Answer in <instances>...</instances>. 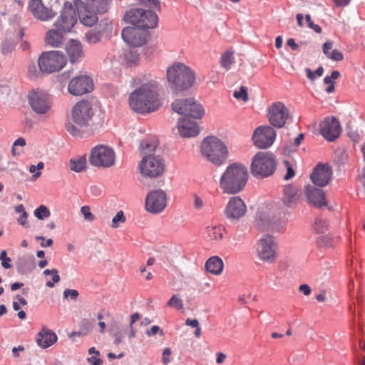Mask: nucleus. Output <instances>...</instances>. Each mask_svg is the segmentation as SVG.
I'll use <instances>...</instances> for the list:
<instances>
[{"label": "nucleus", "instance_id": "obj_28", "mask_svg": "<svg viewBox=\"0 0 365 365\" xmlns=\"http://www.w3.org/2000/svg\"><path fill=\"white\" fill-rule=\"evenodd\" d=\"M225 233V227L220 225H211L205 229L206 239L212 242H217L222 240Z\"/></svg>", "mask_w": 365, "mask_h": 365}, {"label": "nucleus", "instance_id": "obj_37", "mask_svg": "<svg viewBox=\"0 0 365 365\" xmlns=\"http://www.w3.org/2000/svg\"><path fill=\"white\" fill-rule=\"evenodd\" d=\"M340 76V73L337 71H333L330 76H327L324 78V83L327 84L328 86L326 88V91L328 93H333L335 89V83L334 80L337 79Z\"/></svg>", "mask_w": 365, "mask_h": 365}, {"label": "nucleus", "instance_id": "obj_57", "mask_svg": "<svg viewBox=\"0 0 365 365\" xmlns=\"http://www.w3.org/2000/svg\"><path fill=\"white\" fill-rule=\"evenodd\" d=\"M36 240H42V242L41 243V246L42 247H51L53 244V241L52 239H48L46 242H44L45 238L42 236L36 237Z\"/></svg>", "mask_w": 365, "mask_h": 365}, {"label": "nucleus", "instance_id": "obj_54", "mask_svg": "<svg viewBox=\"0 0 365 365\" xmlns=\"http://www.w3.org/2000/svg\"><path fill=\"white\" fill-rule=\"evenodd\" d=\"M327 58L336 61H340L343 60L344 56L341 51L337 49H334L330 53Z\"/></svg>", "mask_w": 365, "mask_h": 365}, {"label": "nucleus", "instance_id": "obj_46", "mask_svg": "<svg viewBox=\"0 0 365 365\" xmlns=\"http://www.w3.org/2000/svg\"><path fill=\"white\" fill-rule=\"evenodd\" d=\"M125 220L126 218L124 215L123 211L120 210L113 218L111 227L113 228H117L119 227L120 223H124Z\"/></svg>", "mask_w": 365, "mask_h": 365}, {"label": "nucleus", "instance_id": "obj_9", "mask_svg": "<svg viewBox=\"0 0 365 365\" xmlns=\"http://www.w3.org/2000/svg\"><path fill=\"white\" fill-rule=\"evenodd\" d=\"M66 63L65 56L58 51L44 52L38 61L40 71L46 73L58 71L64 67Z\"/></svg>", "mask_w": 365, "mask_h": 365}, {"label": "nucleus", "instance_id": "obj_23", "mask_svg": "<svg viewBox=\"0 0 365 365\" xmlns=\"http://www.w3.org/2000/svg\"><path fill=\"white\" fill-rule=\"evenodd\" d=\"M332 175L331 168L327 164H318L314 169L310 178L312 182L319 186L324 187L330 181Z\"/></svg>", "mask_w": 365, "mask_h": 365}, {"label": "nucleus", "instance_id": "obj_58", "mask_svg": "<svg viewBox=\"0 0 365 365\" xmlns=\"http://www.w3.org/2000/svg\"><path fill=\"white\" fill-rule=\"evenodd\" d=\"M204 205L202 200L197 195H194V207L197 210H200Z\"/></svg>", "mask_w": 365, "mask_h": 365}, {"label": "nucleus", "instance_id": "obj_19", "mask_svg": "<svg viewBox=\"0 0 365 365\" xmlns=\"http://www.w3.org/2000/svg\"><path fill=\"white\" fill-rule=\"evenodd\" d=\"M268 118L272 125L282 128L289 118L288 109L282 103L276 102L269 108Z\"/></svg>", "mask_w": 365, "mask_h": 365}, {"label": "nucleus", "instance_id": "obj_47", "mask_svg": "<svg viewBox=\"0 0 365 365\" xmlns=\"http://www.w3.org/2000/svg\"><path fill=\"white\" fill-rule=\"evenodd\" d=\"M81 212L86 221L92 222L95 220V215L91 212L90 207L87 205L81 207Z\"/></svg>", "mask_w": 365, "mask_h": 365}, {"label": "nucleus", "instance_id": "obj_32", "mask_svg": "<svg viewBox=\"0 0 365 365\" xmlns=\"http://www.w3.org/2000/svg\"><path fill=\"white\" fill-rule=\"evenodd\" d=\"M87 159L85 155L71 158L69 160L71 170L81 173L86 168Z\"/></svg>", "mask_w": 365, "mask_h": 365}, {"label": "nucleus", "instance_id": "obj_14", "mask_svg": "<svg viewBox=\"0 0 365 365\" xmlns=\"http://www.w3.org/2000/svg\"><path fill=\"white\" fill-rule=\"evenodd\" d=\"M77 22L76 9L71 2L66 1L54 26L63 33L69 32Z\"/></svg>", "mask_w": 365, "mask_h": 365}, {"label": "nucleus", "instance_id": "obj_38", "mask_svg": "<svg viewBox=\"0 0 365 365\" xmlns=\"http://www.w3.org/2000/svg\"><path fill=\"white\" fill-rule=\"evenodd\" d=\"M139 60L140 57L137 51L130 50L124 54V61L130 67L138 65Z\"/></svg>", "mask_w": 365, "mask_h": 365}, {"label": "nucleus", "instance_id": "obj_49", "mask_svg": "<svg viewBox=\"0 0 365 365\" xmlns=\"http://www.w3.org/2000/svg\"><path fill=\"white\" fill-rule=\"evenodd\" d=\"M26 145V140L24 138L20 137L18 139H16L14 143L11 148V153L14 155H19L21 153V150H18L16 147L21 146L24 147Z\"/></svg>", "mask_w": 365, "mask_h": 365}, {"label": "nucleus", "instance_id": "obj_22", "mask_svg": "<svg viewBox=\"0 0 365 365\" xmlns=\"http://www.w3.org/2000/svg\"><path fill=\"white\" fill-rule=\"evenodd\" d=\"M340 131L339 122L334 118H327L320 124L321 134L329 141H333L338 138Z\"/></svg>", "mask_w": 365, "mask_h": 365}, {"label": "nucleus", "instance_id": "obj_30", "mask_svg": "<svg viewBox=\"0 0 365 365\" xmlns=\"http://www.w3.org/2000/svg\"><path fill=\"white\" fill-rule=\"evenodd\" d=\"M299 198V194L296 187L290 185L284 187L282 201L285 205L288 207L293 206L297 202Z\"/></svg>", "mask_w": 365, "mask_h": 365}, {"label": "nucleus", "instance_id": "obj_45", "mask_svg": "<svg viewBox=\"0 0 365 365\" xmlns=\"http://www.w3.org/2000/svg\"><path fill=\"white\" fill-rule=\"evenodd\" d=\"M234 97L237 100L247 102L249 99L247 87L242 86L239 91H235L233 93Z\"/></svg>", "mask_w": 365, "mask_h": 365}, {"label": "nucleus", "instance_id": "obj_29", "mask_svg": "<svg viewBox=\"0 0 365 365\" xmlns=\"http://www.w3.org/2000/svg\"><path fill=\"white\" fill-rule=\"evenodd\" d=\"M206 270L212 274L220 275L224 269V263L218 256L210 257L205 264Z\"/></svg>", "mask_w": 365, "mask_h": 365}, {"label": "nucleus", "instance_id": "obj_61", "mask_svg": "<svg viewBox=\"0 0 365 365\" xmlns=\"http://www.w3.org/2000/svg\"><path fill=\"white\" fill-rule=\"evenodd\" d=\"M88 361L91 365H102L103 361L100 358H97L96 356H91L88 359Z\"/></svg>", "mask_w": 365, "mask_h": 365}, {"label": "nucleus", "instance_id": "obj_41", "mask_svg": "<svg viewBox=\"0 0 365 365\" xmlns=\"http://www.w3.org/2000/svg\"><path fill=\"white\" fill-rule=\"evenodd\" d=\"M329 223L327 220L317 217L313 225V229L317 233H323L328 230Z\"/></svg>", "mask_w": 365, "mask_h": 365}, {"label": "nucleus", "instance_id": "obj_10", "mask_svg": "<svg viewBox=\"0 0 365 365\" xmlns=\"http://www.w3.org/2000/svg\"><path fill=\"white\" fill-rule=\"evenodd\" d=\"M88 160L94 167L110 168L115 164V153L112 148L99 145L91 149Z\"/></svg>", "mask_w": 365, "mask_h": 365}, {"label": "nucleus", "instance_id": "obj_40", "mask_svg": "<svg viewBox=\"0 0 365 365\" xmlns=\"http://www.w3.org/2000/svg\"><path fill=\"white\" fill-rule=\"evenodd\" d=\"M102 33L100 31L90 30L85 34V40L89 44H96L101 40Z\"/></svg>", "mask_w": 365, "mask_h": 365}, {"label": "nucleus", "instance_id": "obj_5", "mask_svg": "<svg viewBox=\"0 0 365 365\" xmlns=\"http://www.w3.org/2000/svg\"><path fill=\"white\" fill-rule=\"evenodd\" d=\"M94 111L90 102L81 101L72 108L71 122L66 124L67 131L73 136L79 134V130L75 124L81 128L88 126Z\"/></svg>", "mask_w": 365, "mask_h": 365}, {"label": "nucleus", "instance_id": "obj_36", "mask_svg": "<svg viewBox=\"0 0 365 365\" xmlns=\"http://www.w3.org/2000/svg\"><path fill=\"white\" fill-rule=\"evenodd\" d=\"M158 145L156 140H143L140 143V151L143 155H150V153L155 151Z\"/></svg>", "mask_w": 365, "mask_h": 365}, {"label": "nucleus", "instance_id": "obj_17", "mask_svg": "<svg viewBox=\"0 0 365 365\" xmlns=\"http://www.w3.org/2000/svg\"><path fill=\"white\" fill-rule=\"evenodd\" d=\"M29 103L36 114H46L51 108L48 95L42 91H32L28 96Z\"/></svg>", "mask_w": 365, "mask_h": 365}, {"label": "nucleus", "instance_id": "obj_64", "mask_svg": "<svg viewBox=\"0 0 365 365\" xmlns=\"http://www.w3.org/2000/svg\"><path fill=\"white\" fill-rule=\"evenodd\" d=\"M185 324L187 326H190L192 327L196 328L197 326H199V322L196 319H187L185 321Z\"/></svg>", "mask_w": 365, "mask_h": 365}, {"label": "nucleus", "instance_id": "obj_7", "mask_svg": "<svg viewBox=\"0 0 365 365\" xmlns=\"http://www.w3.org/2000/svg\"><path fill=\"white\" fill-rule=\"evenodd\" d=\"M276 168V160L273 155L268 152H258L253 157L250 170L256 178H267L271 175Z\"/></svg>", "mask_w": 365, "mask_h": 365}, {"label": "nucleus", "instance_id": "obj_52", "mask_svg": "<svg viewBox=\"0 0 365 365\" xmlns=\"http://www.w3.org/2000/svg\"><path fill=\"white\" fill-rule=\"evenodd\" d=\"M305 21L307 23V25L308 26L313 29L315 32L318 33V34H320L322 32V29L321 27L317 25V24H315L312 21V19H311V16L310 15L307 14L305 16Z\"/></svg>", "mask_w": 365, "mask_h": 365}, {"label": "nucleus", "instance_id": "obj_39", "mask_svg": "<svg viewBox=\"0 0 365 365\" xmlns=\"http://www.w3.org/2000/svg\"><path fill=\"white\" fill-rule=\"evenodd\" d=\"M317 245L319 248L329 249L335 244V240L328 235L319 237L316 241Z\"/></svg>", "mask_w": 365, "mask_h": 365}, {"label": "nucleus", "instance_id": "obj_1", "mask_svg": "<svg viewBox=\"0 0 365 365\" xmlns=\"http://www.w3.org/2000/svg\"><path fill=\"white\" fill-rule=\"evenodd\" d=\"M140 81V86L130 94V108L140 113L157 110L161 106L158 82L150 75L144 76Z\"/></svg>", "mask_w": 365, "mask_h": 365}, {"label": "nucleus", "instance_id": "obj_60", "mask_svg": "<svg viewBox=\"0 0 365 365\" xmlns=\"http://www.w3.org/2000/svg\"><path fill=\"white\" fill-rule=\"evenodd\" d=\"M299 290L306 296H308L311 294V288L308 284H301L299 287Z\"/></svg>", "mask_w": 365, "mask_h": 365}, {"label": "nucleus", "instance_id": "obj_35", "mask_svg": "<svg viewBox=\"0 0 365 365\" xmlns=\"http://www.w3.org/2000/svg\"><path fill=\"white\" fill-rule=\"evenodd\" d=\"M79 19L80 21L83 25L87 26H92L98 21V17L96 14L89 11H85L81 13Z\"/></svg>", "mask_w": 365, "mask_h": 365}, {"label": "nucleus", "instance_id": "obj_3", "mask_svg": "<svg viewBox=\"0 0 365 365\" xmlns=\"http://www.w3.org/2000/svg\"><path fill=\"white\" fill-rule=\"evenodd\" d=\"M167 80L175 90L182 91L193 86L195 73L189 66L176 62L168 68Z\"/></svg>", "mask_w": 365, "mask_h": 365}, {"label": "nucleus", "instance_id": "obj_42", "mask_svg": "<svg viewBox=\"0 0 365 365\" xmlns=\"http://www.w3.org/2000/svg\"><path fill=\"white\" fill-rule=\"evenodd\" d=\"M166 304L168 307L175 308L178 310H182L184 308L183 301L178 294L173 295Z\"/></svg>", "mask_w": 365, "mask_h": 365}, {"label": "nucleus", "instance_id": "obj_13", "mask_svg": "<svg viewBox=\"0 0 365 365\" xmlns=\"http://www.w3.org/2000/svg\"><path fill=\"white\" fill-rule=\"evenodd\" d=\"M168 196L166 192L160 189L149 192L145 198V208L152 214L162 212L167 206Z\"/></svg>", "mask_w": 365, "mask_h": 365}, {"label": "nucleus", "instance_id": "obj_51", "mask_svg": "<svg viewBox=\"0 0 365 365\" xmlns=\"http://www.w3.org/2000/svg\"><path fill=\"white\" fill-rule=\"evenodd\" d=\"M78 295H79V293H78V290L71 289H66L63 291V294L64 299L70 297L73 300H76L78 298Z\"/></svg>", "mask_w": 365, "mask_h": 365}, {"label": "nucleus", "instance_id": "obj_26", "mask_svg": "<svg viewBox=\"0 0 365 365\" xmlns=\"http://www.w3.org/2000/svg\"><path fill=\"white\" fill-rule=\"evenodd\" d=\"M67 55L71 63L80 61L83 56L82 44L76 40H70L66 46Z\"/></svg>", "mask_w": 365, "mask_h": 365}, {"label": "nucleus", "instance_id": "obj_56", "mask_svg": "<svg viewBox=\"0 0 365 365\" xmlns=\"http://www.w3.org/2000/svg\"><path fill=\"white\" fill-rule=\"evenodd\" d=\"M171 354V350L170 348H165L163 352L162 361L164 364H168L170 360L169 359L170 355Z\"/></svg>", "mask_w": 365, "mask_h": 365}, {"label": "nucleus", "instance_id": "obj_25", "mask_svg": "<svg viewBox=\"0 0 365 365\" xmlns=\"http://www.w3.org/2000/svg\"><path fill=\"white\" fill-rule=\"evenodd\" d=\"M178 130L182 137H195L199 134L200 129L197 123L189 118H185L178 123Z\"/></svg>", "mask_w": 365, "mask_h": 365}, {"label": "nucleus", "instance_id": "obj_34", "mask_svg": "<svg viewBox=\"0 0 365 365\" xmlns=\"http://www.w3.org/2000/svg\"><path fill=\"white\" fill-rule=\"evenodd\" d=\"M235 63L234 51L232 50L225 51L220 58V65L226 71L230 69L232 65Z\"/></svg>", "mask_w": 365, "mask_h": 365}, {"label": "nucleus", "instance_id": "obj_53", "mask_svg": "<svg viewBox=\"0 0 365 365\" xmlns=\"http://www.w3.org/2000/svg\"><path fill=\"white\" fill-rule=\"evenodd\" d=\"M52 279L51 281H47L46 286L51 288L53 287L55 284L58 283L60 281V276L58 274V272L56 269H54V271L51 274Z\"/></svg>", "mask_w": 365, "mask_h": 365}, {"label": "nucleus", "instance_id": "obj_33", "mask_svg": "<svg viewBox=\"0 0 365 365\" xmlns=\"http://www.w3.org/2000/svg\"><path fill=\"white\" fill-rule=\"evenodd\" d=\"M110 2L111 0H88V3L96 9L97 13L101 14L108 11Z\"/></svg>", "mask_w": 365, "mask_h": 365}, {"label": "nucleus", "instance_id": "obj_8", "mask_svg": "<svg viewBox=\"0 0 365 365\" xmlns=\"http://www.w3.org/2000/svg\"><path fill=\"white\" fill-rule=\"evenodd\" d=\"M60 9L57 0H51L44 4L42 0H29V9L33 16L41 21H50L57 15Z\"/></svg>", "mask_w": 365, "mask_h": 365}, {"label": "nucleus", "instance_id": "obj_48", "mask_svg": "<svg viewBox=\"0 0 365 365\" xmlns=\"http://www.w3.org/2000/svg\"><path fill=\"white\" fill-rule=\"evenodd\" d=\"M0 260L1 262V266L4 269H10L12 267L11 264V259L10 257H7V253L6 250H2L0 253Z\"/></svg>", "mask_w": 365, "mask_h": 365}, {"label": "nucleus", "instance_id": "obj_55", "mask_svg": "<svg viewBox=\"0 0 365 365\" xmlns=\"http://www.w3.org/2000/svg\"><path fill=\"white\" fill-rule=\"evenodd\" d=\"M145 334L148 336H154L159 334L160 336L163 335V331L157 325L153 326L150 329L145 331Z\"/></svg>", "mask_w": 365, "mask_h": 365}, {"label": "nucleus", "instance_id": "obj_50", "mask_svg": "<svg viewBox=\"0 0 365 365\" xmlns=\"http://www.w3.org/2000/svg\"><path fill=\"white\" fill-rule=\"evenodd\" d=\"M306 72L307 78L312 81L316 78V76H322L323 75L324 69L322 67H319L314 72H312L309 68H306Z\"/></svg>", "mask_w": 365, "mask_h": 365}, {"label": "nucleus", "instance_id": "obj_62", "mask_svg": "<svg viewBox=\"0 0 365 365\" xmlns=\"http://www.w3.org/2000/svg\"><path fill=\"white\" fill-rule=\"evenodd\" d=\"M28 214L26 212H23V214L18 218V222L21 225H26L27 224Z\"/></svg>", "mask_w": 365, "mask_h": 365}, {"label": "nucleus", "instance_id": "obj_2", "mask_svg": "<svg viewBox=\"0 0 365 365\" xmlns=\"http://www.w3.org/2000/svg\"><path fill=\"white\" fill-rule=\"evenodd\" d=\"M249 174L247 168L241 163H234L228 165L220 180V187L223 192L236 194L247 184Z\"/></svg>", "mask_w": 365, "mask_h": 365}, {"label": "nucleus", "instance_id": "obj_12", "mask_svg": "<svg viewBox=\"0 0 365 365\" xmlns=\"http://www.w3.org/2000/svg\"><path fill=\"white\" fill-rule=\"evenodd\" d=\"M141 174L150 178L161 175L165 170L163 160L154 155H147L143 158L139 164Z\"/></svg>", "mask_w": 365, "mask_h": 365}, {"label": "nucleus", "instance_id": "obj_59", "mask_svg": "<svg viewBox=\"0 0 365 365\" xmlns=\"http://www.w3.org/2000/svg\"><path fill=\"white\" fill-rule=\"evenodd\" d=\"M333 44L331 41H327L323 45V52L328 57L330 54V50L332 48Z\"/></svg>", "mask_w": 365, "mask_h": 365}, {"label": "nucleus", "instance_id": "obj_43", "mask_svg": "<svg viewBox=\"0 0 365 365\" xmlns=\"http://www.w3.org/2000/svg\"><path fill=\"white\" fill-rule=\"evenodd\" d=\"M34 215L37 219L43 220L51 215V212L46 205H41L34 210Z\"/></svg>", "mask_w": 365, "mask_h": 365}, {"label": "nucleus", "instance_id": "obj_20", "mask_svg": "<svg viewBox=\"0 0 365 365\" xmlns=\"http://www.w3.org/2000/svg\"><path fill=\"white\" fill-rule=\"evenodd\" d=\"M247 212V205L242 199L238 196L230 198L225 209V214L227 219L237 220L245 216Z\"/></svg>", "mask_w": 365, "mask_h": 365}, {"label": "nucleus", "instance_id": "obj_16", "mask_svg": "<svg viewBox=\"0 0 365 365\" xmlns=\"http://www.w3.org/2000/svg\"><path fill=\"white\" fill-rule=\"evenodd\" d=\"M276 132L269 125L260 126L255 129L252 135L254 144L260 149H266L272 145L275 140Z\"/></svg>", "mask_w": 365, "mask_h": 365}, {"label": "nucleus", "instance_id": "obj_21", "mask_svg": "<svg viewBox=\"0 0 365 365\" xmlns=\"http://www.w3.org/2000/svg\"><path fill=\"white\" fill-rule=\"evenodd\" d=\"M93 81L87 76H79L71 80L68 91L73 96H81L92 91Z\"/></svg>", "mask_w": 365, "mask_h": 365}, {"label": "nucleus", "instance_id": "obj_27", "mask_svg": "<svg viewBox=\"0 0 365 365\" xmlns=\"http://www.w3.org/2000/svg\"><path fill=\"white\" fill-rule=\"evenodd\" d=\"M57 340L56 334L50 330L43 329L36 338V342L39 346L46 349L53 344Z\"/></svg>", "mask_w": 365, "mask_h": 365}, {"label": "nucleus", "instance_id": "obj_44", "mask_svg": "<svg viewBox=\"0 0 365 365\" xmlns=\"http://www.w3.org/2000/svg\"><path fill=\"white\" fill-rule=\"evenodd\" d=\"M143 6L150 9L154 10L153 11H161L160 3L158 0H140Z\"/></svg>", "mask_w": 365, "mask_h": 365}, {"label": "nucleus", "instance_id": "obj_11", "mask_svg": "<svg viewBox=\"0 0 365 365\" xmlns=\"http://www.w3.org/2000/svg\"><path fill=\"white\" fill-rule=\"evenodd\" d=\"M258 258L266 263L275 262L277 257V245L274 238L271 235H264L256 245Z\"/></svg>", "mask_w": 365, "mask_h": 365}, {"label": "nucleus", "instance_id": "obj_63", "mask_svg": "<svg viewBox=\"0 0 365 365\" xmlns=\"http://www.w3.org/2000/svg\"><path fill=\"white\" fill-rule=\"evenodd\" d=\"M36 169L37 168H36V167L34 165H31L29 166V170L30 173H34V175H33V178L34 179L38 178L41 175V173L40 171H38V172L35 173Z\"/></svg>", "mask_w": 365, "mask_h": 365}, {"label": "nucleus", "instance_id": "obj_31", "mask_svg": "<svg viewBox=\"0 0 365 365\" xmlns=\"http://www.w3.org/2000/svg\"><path fill=\"white\" fill-rule=\"evenodd\" d=\"M62 31L56 29L49 30L45 37V41L47 44L53 47H58L62 43L63 37Z\"/></svg>", "mask_w": 365, "mask_h": 365}, {"label": "nucleus", "instance_id": "obj_6", "mask_svg": "<svg viewBox=\"0 0 365 365\" xmlns=\"http://www.w3.org/2000/svg\"><path fill=\"white\" fill-rule=\"evenodd\" d=\"M123 19L126 22L144 30L155 28L158 21L155 11L138 8L127 11Z\"/></svg>", "mask_w": 365, "mask_h": 365}, {"label": "nucleus", "instance_id": "obj_18", "mask_svg": "<svg viewBox=\"0 0 365 365\" xmlns=\"http://www.w3.org/2000/svg\"><path fill=\"white\" fill-rule=\"evenodd\" d=\"M190 106L192 108L194 112L193 118H201L204 115V109L202 106L198 103L193 98L187 99H177L171 105L172 109L181 115L187 113V108Z\"/></svg>", "mask_w": 365, "mask_h": 365}, {"label": "nucleus", "instance_id": "obj_24", "mask_svg": "<svg viewBox=\"0 0 365 365\" xmlns=\"http://www.w3.org/2000/svg\"><path fill=\"white\" fill-rule=\"evenodd\" d=\"M304 192L308 202L312 205L320 207L327 205L325 194L322 190L311 185H307L305 187Z\"/></svg>", "mask_w": 365, "mask_h": 365}, {"label": "nucleus", "instance_id": "obj_4", "mask_svg": "<svg viewBox=\"0 0 365 365\" xmlns=\"http://www.w3.org/2000/svg\"><path fill=\"white\" fill-rule=\"evenodd\" d=\"M200 153L206 160L215 165L224 164L228 156L227 148L224 142L212 135L203 139Z\"/></svg>", "mask_w": 365, "mask_h": 365}, {"label": "nucleus", "instance_id": "obj_15", "mask_svg": "<svg viewBox=\"0 0 365 365\" xmlns=\"http://www.w3.org/2000/svg\"><path fill=\"white\" fill-rule=\"evenodd\" d=\"M121 36L130 46L140 47L146 43L148 34L138 27L128 26L123 29Z\"/></svg>", "mask_w": 365, "mask_h": 365}]
</instances>
